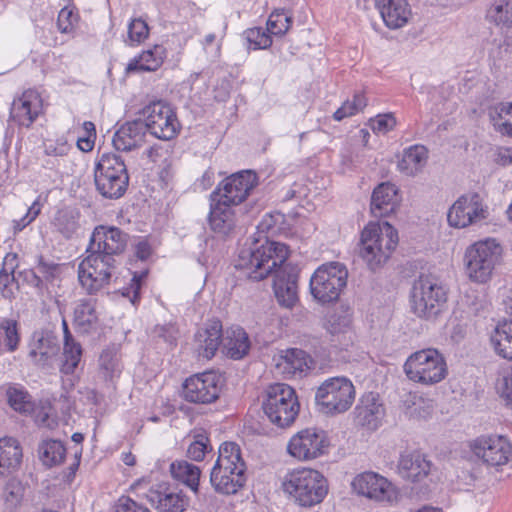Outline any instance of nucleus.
Masks as SVG:
<instances>
[{
  "label": "nucleus",
  "mask_w": 512,
  "mask_h": 512,
  "mask_svg": "<svg viewBox=\"0 0 512 512\" xmlns=\"http://www.w3.org/2000/svg\"><path fill=\"white\" fill-rule=\"evenodd\" d=\"M398 205L397 188L391 183H381L373 191L370 210L374 217H386Z\"/></svg>",
  "instance_id": "nucleus-29"
},
{
  "label": "nucleus",
  "mask_w": 512,
  "mask_h": 512,
  "mask_svg": "<svg viewBox=\"0 0 512 512\" xmlns=\"http://www.w3.org/2000/svg\"><path fill=\"white\" fill-rule=\"evenodd\" d=\"M487 217L482 198L478 193L461 196L449 209L447 220L450 226L465 228Z\"/></svg>",
  "instance_id": "nucleus-20"
},
{
  "label": "nucleus",
  "mask_w": 512,
  "mask_h": 512,
  "mask_svg": "<svg viewBox=\"0 0 512 512\" xmlns=\"http://www.w3.org/2000/svg\"><path fill=\"white\" fill-rule=\"evenodd\" d=\"M288 256L285 244L270 241L265 236L244 244L235 268L246 271V276L253 281H261L273 273V290L278 303L292 308L298 301L299 270L287 263Z\"/></svg>",
  "instance_id": "nucleus-1"
},
{
  "label": "nucleus",
  "mask_w": 512,
  "mask_h": 512,
  "mask_svg": "<svg viewBox=\"0 0 512 512\" xmlns=\"http://www.w3.org/2000/svg\"><path fill=\"white\" fill-rule=\"evenodd\" d=\"M470 448L473 454L492 467L506 465L512 459V444L504 436H481L475 439Z\"/></svg>",
  "instance_id": "nucleus-16"
},
{
  "label": "nucleus",
  "mask_w": 512,
  "mask_h": 512,
  "mask_svg": "<svg viewBox=\"0 0 512 512\" xmlns=\"http://www.w3.org/2000/svg\"><path fill=\"white\" fill-rule=\"evenodd\" d=\"M23 452L19 441L13 437L0 439V474L17 470L22 462Z\"/></svg>",
  "instance_id": "nucleus-33"
},
{
  "label": "nucleus",
  "mask_w": 512,
  "mask_h": 512,
  "mask_svg": "<svg viewBox=\"0 0 512 512\" xmlns=\"http://www.w3.org/2000/svg\"><path fill=\"white\" fill-rule=\"evenodd\" d=\"M293 23V15L285 8L275 9L267 21V31L275 36H284Z\"/></svg>",
  "instance_id": "nucleus-46"
},
{
  "label": "nucleus",
  "mask_w": 512,
  "mask_h": 512,
  "mask_svg": "<svg viewBox=\"0 0 512 512\" xmlns=\"http://www.w3.org/2000/svg\"><path fill=\"white\" fill-rule=\"evenodd\" d=\"M500 246L494 240L478 241L470 245L464 255L466 273L475 283H487L499 261Z\"/></svg>",
  "instance_id": "nucleus-10"
},
{
  "label": "nucleus",
  "mask_w": 512,
  "mask_h": 512,
  "mask_svg": "<svg viewBox=\"0 0 512 512\" xmlns=\"http://www.w3.org/2000/svg\"><path fill=\"white\" fill-rule=\"evenodd\" d=\"M250 341L248 334L240 326L227 328L223 337V351L231 359L238 360L248 354Z\"/></svg>",
  "instance_id": "nucleus-32"
},
{
  "label": "nucleus",
  "mask_w": 512,
  "mask_h": 512,
  "mask_svg": "<svg viewBox=\"0 0 512 512\" xmlns=\"http://www.w3.org/2000/svg\"><path fill=\"white\" fill-rule=\"evenodd\" d=\"M81 356L82 348L79 343L75 341L64 342L63 361L60 371L66 375L74 373L80 363Z\"/></svg>",
  "instance_id": "nucleus-48"
},
{
  "label": "nucleus",
  "mask_w": 512,
  "mask_h": 512,
  "mask_svg": "<svg viewBox=\"0 0 512 512\" xmlns=\"http://www.w3.org/2000/svg\"><path fill=\"white\" fill-rule=\"evenodd\" d=\"M310 355L299 348H290L282 351L277 362V368L283 374L291 377H302L311 368Z\"/></svg>",
  "instance_id": "nucleus-28"
},
{
  "label": "nucleus",
  "mask_w": 512,
  "mask_h": 512,
  "mask_svg": "<svg viewBox=\"0 0 512 512\" xmlns=\"http://www.w3.org/2000/svg\"><path fill=\"white\" fill-rule=\"evenodd\" d=\"M355 394L351 380L346 377H332L318 387L315 401L323 413H343L352 406Z\"/></svg>",
  "instance_id": "nucleus-12"
},
{
  "label": "nucleus",
  "mask_w": 512,
  "mask_h": 512,
  "mask_svg": "<svg viewBox=\"0 0 512 512\" xmlns=\"http://www.w3.org/2000/svg\"><path fill=\"white\" fill-rule=\"evenodd\" d=\"M79 20L75 8L64 7L60 10L57 19V26L61 33H70Z\"/></svg>",
  "instance_id": "nucleus-55"
},
{
  "label": "nucleus",
  "mask_w": 512,
  "mask_h": 512,
  "mask_svg": "<svg viewBox=\"0 0 512 512\" xmlns=\"http://www.w3.org/2000/svg\"><path fill=\"white\" fill-rule=\"evenodd\" d=\"M146 135L142 119L127 122L122 125L113 136V146L117 151H131L144 143Z\"/></svg>",
  "instance_id": "nucleus-26"
},
{
  "label": "nucleus",
  "mask_w": 512,
  "mask_h": 512,
  "mask_svg": "<svg viewBox=\"0 0 512 512\" xmlns=\"http://www.w3.org/2000/svg\"><path fill=\"white\" fill-rule=\"evenodd\" d=\"M53 224L57 231L67 239L72 238L79 228L78 217L70 210L58 211Z\"/></svg>",
  "instance_id": "nucleus-47"
},
{
  "label": "nucleus",
  "mask_w": 512,
  "mask_h": 512,
  "mask_svg": "<svg viewBox=\"0 0 512 512\" xmlns=\"http://www.w3.org/2000/svg\"><path fill=\"white\" fill-rule=\"evenodd\" d=\"M144 496L158 512H183L188 504L184 495L164 482L151 486Z\"/></svg>",
  "instance_id": "nucleus-22"
},
{
  "label": "nucleus",
  "mask_w": 512,
  "mask_h": 512,
  "mask_svg": "<svg viewBox=\"0 0 512 512\" xmlns=\"http://www.w3.org/2000/svg\"><path fill=\"white\" fill-rule=\"evenodd\" d=\"M403 370L409 380L424 385L441 382L448 372L445 358L434 348L412 353L406 359Z\"/></svg>",
  "instance_id": "nucleus-9"
},
{
  "label": "nucleus",
  "mask_w": 512,
  "mask_h": 512,
  "mask_svg": "<svg viewBox=\"0 0 512 512\" xmlns=\"http://www.w3.org/2000/svg\"><path fill=\"white\" fill-rule=\"evenodd\" d=\"M398 243V233L388 222L369 223L361 232L359 254L368 268L375 271L388 261Z\"/></svg>",
  "instance_id": "nucleus-4"
},
{
  "label": "nucleus",
  "mask_w": 512,
  "mask_h": 512,
  "mask_svg": "<svg viewBox=\"0 0 512 512\" xmlns=\"http://www.w3.org/2000/svg\"><path fill=\"white\" fill-rule=\"evenodd\" d=\"M147 274L148 270L135 272L133 274L131 284L129 285V287L123 288L122 295L125 297H129L133 305H136L140 301V289L142 281L145 279Z\"/></svg>",
  "instance_id": "nucleus-56"
},
{
  "label": "nucleus",
  "mask_w": 512,
  "mask_h": 512,
  "mask_svg": "<svg viewBox=\"0 0 512 512\" xmlns=\"http://www.w3.org/2000/svg\"><path fill=\"white\" fill-rule=\"evenodd\" d=\"M100 372L103 378L112 381L119 377L122 372L120 356L115 347H109L102 351L99 358Z\"/></svg>",
  "instance_id": "nucleus-43"
},
{
  "label": "nucleus",
  "mask_w": 512,
  "mask_h": 512,
  "mask_svg": "<svg viewBox=\"0 0 512 512\" xmlns=\"http://www.w3.org/2000/svg\"><path fill=\"white\" fill-rule=\"evenodd\" d=\"M448 289L433 274H421L414 281L411 290V307L413 312L425 319L436 318L445 308Z\"/></svg>",
  "instance_id": "nucleus-7"
},
{
  "label": "nucleus",
  "mask_w": 512,
  "mask_h": 512,
  "mask_svg": "<svg viewBox=\"0 0 512 512\" xmlns=\"http://www.w3.org/2000/svg\"><path fill=\"white\" fill-rule=\"evenodd\" d=\"M328 442L323 431L307 428L299 431L289 441V454L299 460H312L325 453Z\"/></svg>",
  "instance_id": "nucleus-19"
},
{
  "label": "nucleus",
  "mask_w": 512,
  "mask_h": 512,
  "mask_svg": "<svg viewBox=\"0 0 512 512\" xmlns=\"http://www.w3.org/2000/svg\"><path fill=\"white\" fill-rule=\"evenodd\" d=\"M152 253L150 244L147 241H139L135 246V256L141 260H147Z\"/></svg>",
  "instance_id": "nucleus-63"
},
{
  "label": "nucleus",
  "mask_w": 512,
  "mask_h": 512,
  "mask_svg": "<svg viewBox=\"0 0 512 512\" xmlns=\"http://www.w3.org/2000/svg\"><path fill=\"white\" fill-rule=\"evenodd\" d=\"M348 271L340 262L321 265L310 279L312 296L320 303L326 304L338 300L347 284Z\"/></svg>",
  "instance_id": "nucleus-11"
},
{
  "label": "nucleus",
  "mask_w": 512,
  "mask_h": 512,
  "mask_svg": "<svg viewBox=\"0 0 512 512\" xmlns=\"http://www.w3.org/2000/svg\"><path fill=\"white\" fill-rule=\"evenodd\" d=\"M384 416L385 407L378 393L367 392L362 395L355 408V419L359 425L376 430Z\"/></svg>",
  "instance_id": "nucleus-23"
},
{
  "label": "nucleus",
  "mask_w": 512,
  "mask_h": 512,
  "mask_svg": "<svg viewBox=\"0 0 512 512\" xmlns=\"http://www.w3.org/2000/svg\"><path fill=\"white\" fill-rule=\"evenodd\" d=\"M129 235L116 226H96L86 249L87 256L78 265V280L90 295L107 286L119 265Z\"/></svg>",
  "instance_id": "nucleus-2"
},
{
  "label": "nucleus",
  "mask_w": 512,
  "mask_h": 512,
  "mask_svg": "<svg viewBox=\"0 0 512 512\" xmlns=\"http://www.w3.org/2000/svg\"><path fill=\"white\" fill-rule=\"evenodd\" d=\"M19 286L27 284L29 286L41 289L43 279L32 269H26L17 273Z\"/></svg>",
  "instance_id": "nucleus-59"
},
{
  "label": "nucleus",
  "mask_w": 512,
  "mask_h": 512,
  "mask_svg": "<svg viewBox=\"0 0 512 512\" xmlns=\"http://www.w3.org/2000/svg\"><path fill=\"white\" fill-rule=\"evenodd\" d=\"M490 341L500 357L512 360V317L498 323Z\"/></svg>",
  "instance_id": "nucleus-36"
},
{
  "label": "nucleus",
  "mask_w": 512,
  "mask_h": 512,
  "mask_svg": "<svg viewBox=\"0 0 512 512\" xmlns=\"http://www.w3.org/2000/svg\"><path fill=\"white\" fill-rule=\"evenodd\" d=\"M367 105V99L362 93H355L352 100L345 101L333 114L336 121L353 116L362 111Z\"/></svg>",
  "instance_id": "nucleus-50"
},
{
  "label": "nucleus",
  "mask_w": 512,
  "mask_h": 512,
  "mask_svg": "<svg viewBox=\"0 0 512 512\" xmlns=\"http://www.w3.org/2000/svg\"><path fill=\"white\" fill-rule=\"evenodd\" d=\"M351 317L344 312L332 313L326 324V329L331 335V342L335 347L347 349L352 344Z\"/></svg>",
  "instance_id": "nucleus-30"
},
{
  "label": "nucleus",
  "mask_w": 512,
  "mask_h": 512,
  "mask_svg": "<svg viewBox=\"0 0 512 512\" xmlns=\"http://www.w3.org/2000/svg\"><path fill=\"white\" fill-rule=\"evenodd\" d=\"M427 159V149L422 145H414L404 151L398 168L406 175L414 176L426 165Z\"/></svg>",
  "instance_id": "nucleus-39"
},
{
  "label": "nucleus",
  "mask_w": 512,
  "mask_h": 512,
  "mask_svg": "<svg viewBox=\"0 0 512 512\" xmlns=\"http://www.w3.org/2000/svg\"><path fill=\"white\" fill-rule=\"evenodd\" d=\"M257 184L258 176L254 171H240L223 180L221 186L211 194V199L229 206L238 205L248 197Z\"/></svg>",
  "instance_id": "nucleus-14"
},
{
  "label": "nucleus",
  "mask_w": 512,
  "mask_h": 512,
  "mask_svg": "<svg viewBox=\"0 0 512 512\" xmlns=\"http://www.w3.org/2000/svg\"><path fill=\"white\" fill-rule=\"evenodd\" d=\"M485 18L500 29H511L512 0H493L486 10Z\"/></svg>",
  "instance_id": "nucleus-40"
},
{
  "label": "nucleus",
  "mask_w": 512,
  "mask_h": 512,
  "mask_svg": "<svg viewBox=\"0 0 512 512\" xmlns=\"http://www.w3.org/2000/svg\"><path fill=\"white\" fill-rule=\"evenodd\" d=\"M488 117L495 131L512 138V102H500L488 108Z\"/></svg>",
  "instance_id": "nucleus-38"
},
{
  "label": "nucleus",
  "mask_w": 512,
  "mask_h": 512,
  "mask_svg": "<svg viewBox=\"0 0 512 512\" xmlns=\"http://www.w3.org/2000/svg\"><path fill=\"white\" fill-rule=\"evenodd\" d=\"M245 38L249 43V48L254 50L266 49L272 45L270 33H266L262 28L255 27L247 29L244 32Z\"/></svg>",
  "instance_id": "nucleus-53"
},
{
  "label": "nucleus",
  "mask_w": 512,
  "mask_h": 512,
  "mask_svg": "<svg viewBox=\"0 0 512 512\" xmlns=\"http://www.w3.org/2000/svg\"><path fill=\"white\" fill-rule=\"evenodd\" d=\"M8 404L15 411L20 413H30L33 411L34 404L27 390L20 385H11L6 390Z\"/></svg>",
  "instance_id": "nucleus-45"
},
{
  "label": "nucleus",
  "mask_w": 512,
  "mask_h": 512,
  "mask_svg": "<svg viewBox=\"0 0 512 512\" xmlns=\"http://www.w3.org/2000/svg\"><path fill=\"white\" fill-rule=\"evenodd\" d=\"M166 57V49L162 45H154L153 48L143 51L138 58L131 60L127 67V73L139 71H155Z\"/></svg>",
  "instance_id": "nucleus-34"
},
{
  "label": "nucleus",
  "mask_w": 512,
  "mask_h": 512,
  "mask_svg": "<svg viewBox=\"0 0 512 512\" xmlns=\"http://www.w3.org/2000/svg\"><path fill=\"white\" fill-rule=\"evenodd\" d=\"M38 272L42 274L46 281H52L58 274L59 264L46 262L42 257L37 265Z\"/></svg>",
  "instance_id": "nucleus-61"
},
{
  "label": "nucleus",
  "mask_w": 512,
  "mask_h": 512,
  "mask_svg": "<svg viewBox=\"0 0 512 512\" xmlns=\"http://www.w3.org/2000/svg\"><path fill=\"white\" fill-rule=\"evenodd\" d=\"M178 328L173 323H165L162 325H156L150 333L151 339L156 343H164L168 347L176 345L178 337Z\"/></svg>",
  "instance_id": "nucleus-51"
},
{
  "label": "nucleus",
  "mask_w": 512,
  "mask_h": 512,
  "mask_svg": "<svg viewBox=\"0 0 512 512\" xmlns=\"http://www.w3.org/2000/svg\"><path fill=\"white\" fill-rule=\"evenodd\" d=\"M246 464L235 442L220 445L218 458L211 469L210 483L217 493L232 495L246 483Z\"/></svg>",
  "instance_id": "nucleus-3"
},
{
  "label": "nucleus",
  "mask_w": 512,
  "mask_h": 512,
  "mask_svg": "<svg viewBox=\"0 0 512 512\" xmlns=\"http://www.w3.org/2000/svg\"><path fill=\"white\" fill-rule=\"evenodd\" d=\"M212 447L206 431L201 430L195 432L193 435V441L190 443L187 449V456L194 461H202L206 453L210 452Z\"/></svg>",
  "instance_id": "nucleus-49"
},
{
  "label": "nucleus",
  "mask_w": 512,
  "mask_h": 512,
  "mask_svg": "<svg viewBox=\"0 0 512 512\" xmlns=\"http://www.w3.org/2000/svg\"><path fill=\"white\" fill-rule=\"evenodd\" d=\"M20 342L18 324L12 319L0 322V355L17 350Z\"/></svg>",
  "instance_id": "nucleus-44"
},
{
  "label": "nucleus",
  "mask_w": 512,
  "mask_h": 512,
  "mask_svg": "<svg viewBox=\"0 0 512 512\" xmlns=\"http://www.w3.org/2000/svg\"><path fill=\"white\" fill-rule=\"evenodd\" d=\"M396 472L415 487H428V481H432L433 463L419 451H404L399 455Z\"/></svg>",
  "instance_id": "nucleus-15"
},
{
  "label": "nucleus",
  "mask_w": 512,
  "mask_h": 512,
  "mask_svg": "<svg viewBox=\"0 0 512 512\" xmlns=\"http://www.w3.org/2000/svg\"><path fill=\"white\" fill-rule=\"evenodd\" d=\"M69 150L70 146L66 141H57L45 147V153L50 156H64Z\"/></svg>",
  "instance_id": "nucleus-62"
},
{
  "label": "nucleus",
  "mask_w": 512,
  "mask_h": 512,
  "mask_svg": "<svg viewBox=\"0 0 512 512\" xmlns=\"http://www.w3.org/2000/svg\"><path fill=\"white\" fill-rule=\"evenodd\" d=\"M38 457L41 463L51 468L60 465L66 457V448L59 440L47 439L38 445Z\"/></svg>",
  "instance_id": "nucleus-41"
},
{
  "label": "nucleus",
  "mask_w": 512,
  "mask_h": 512,
  "mask_svg": "<svg viewBox=\"0 0 512 512\" xmlns=\"http://www.w3.org/2000/svg\"><path fill=\"white\" fill-rule=\"evenodd\" d=\"M114 512H151L147 507L144 505L136 502L135 500L131 499L127 496H121L115 507Z\"/></svg>",
  "instance_id": "nucleus-58"
},
{
  "label": "nucleus",
  "mask_w": 512,
  "mask_h": 512,
  "mask_svg": "<svg viewBox=\"0 0 512 512\" xmlns=\"http://www.w3.org/2000/svg\"><path fill=\"white\" fill-rule=\"evenodd\" d=\"M208 217L211 230L220 236H229L235 229L236 219L231 206L221 204L219 200H212Z\"/></svg>",
  "instance_id": "nucleus-31"
},
{
  "label": "nucleus",
  "mask_w": 512,
  "mask_h": 512,
  "mask_svg": "<svg viewBox=\"0 0 512 512\" xmlns=\"http://www.w3.org/2000/svg\"><path fill=\"white\" fill-rule=\"evenodd\" d=\"M146 132L161 140L177 136L181 125L172 107L163 101H154L142 110Z\"/></svg>",
  "instance_id": "nucleus-13"
},
{
  "label": "nucleus",
  "mask_w": 512,
  "mask_h": 512,
  "mask_svg": "<svg viewBox=\"0 0 512 512\" xmlns=\"http://www.w3.org/2000/svg\"><path fill=\"white\" fill-rule=\"evenodd\" d=\"M95 139L91 136H82L77 139V147L82 152H90L94 148Z\"/></svg>",
  "instance_id": "nucleus-64"
},
{
  "label": "nucleus",
  "mask_w": 512,
  "mask_h": 512,
  "mask_svg": "<svg viewBox=\"0 0 512 512\" xmlns=\"http://www.w3.org/2000/svg\"><path fill=\"white\" fill-rule=\"evenodd\" d=\"M370 127L375 133H387L396 126V119L392 113L379 114L370 119Z\"/></svg>",
  "instance_id": "nucleus-57"
},
{
  "label": "nucleus",
  "mask_w": 512,
  "mask_h": 512,
  "mask_svg": "<svg viewBox=\"0 0 512 512\" xmlns=\"http://www.w3.org/2000/svg\"><path fill=\"white\" fill-rule=\"evenodd\" d=\"M498 388L505 405L512 409V370L499 381Z\"/></svg>",
  "instance_id": "nucleus-60"
},
{
  "label": "nucleus",
  "mask_w": 512,
  "mask_h": 512,
  "mask_svg": "<svg viewBox=\"0 0 512 512\" xmlns=\"http://www.w3.org/2000/svg\"><path fill=\"white\" fill-rule=\"evenodd\" d=\"M223 327L218 319H212L199 328L194 336L198 355L211 359L215 356L220 345H223Z\"/></svg>",
  "instance_id": "nucleus-24"
},
{
  "label": "nucleus",
  "mask_w": 512,
  "mask_h": 512,
  "mask_svg": "<svg viewBox=\"0 0 512 512\" xmlns=\"http://www.w3.org/2000/svg\"><path fill=\"white\" fill-rule=\"evenodd\" d=\"M375 5L389 29L402 28L412 16L408 0H375Z\"/></svg>",
  "instance_id": "nucleus-25"
},
{
  "label": "nucleus",
  "mask_w": 512,
  "mask_h": 512,
  "mask_svg": "<svg viewBox=\"0 0 512 512\" xmlns=\"http://www.w3.org/2000/svg\"><path fill=\"white\" fill-rule=\"evenodd\" d=\"M41 112V96L37 91L29 89L13 100L9 120L19 127L30 128Z\"/></svg>",
  "instance_id": "nucleus-21"
},
{
  "label": "nucleus",
  "mask_w": 512,
  "mask_h": 512,
  "mask_svg": "<svg viewBox=\"0 0 512 512\" xmlns=\"http://www.w3.org/2000/svg\"><path fill=\"white\" fill-rule=\"evenodd\" d=\"M170 472L174 479L183 482L193 492L197 493L200 480V469L187 461H175L170 465Z\"/></svg>",
  "instance_id": "nucleus-42"
},
{
  "label": "nucleus",
  "mask_w": 512,
  "mask_h": 512,
  "mask_svg": "<svg viewBox=\"0 0 512 512\" xmlns=\"http://www.w3.org/2000/svg\"><path fill=\"white\" fill-rule=\"evenodd\" d=\"M264 414L279 428L289 427L299 414L300 405L295 390L285 383H275L266 389L262 402Z\"/></svg>",
  "instance_id": "nucleus-8"
},
{
  "label": "nucleus",
  "mask_w": 512,
  "mask_h": 512,
  "mask_svg": "<svg viewBox=\"0 0 512 512\" xmlns=\"http://www.w3.org/2000/svg\"><path fill=\"white\" fill-rule=\"evenodd\" d=\"M18 265V255L16 253H7L0 270V290L4 298H14L13 287L17 290L20 288L16 274Z\"/></svg>",
  "instance_id": "nucleus-35"
},
{
  "label": "nucleus",
  "mask_w": 512,
  "mask_h": 512,
  "mask_svg": "<svg viewBox=\"0 0 512 512\" xmlns=\"http://www.w3.org/2000/svg\"><path fill=\"white\" fill-rule=\"evenodd\" d=\"M353 490L378 502L392 503L397 499V489L387 478L375 472H364L352 481Z\"/></svg>",
  "instance_id": "nucleus-18"
},
{
  "label": "nucleus",
  "mask_w": 512,
  "mask_h": 512,
  "mask_svg": "<svg viewBox=\"0 0 512 512\" xmlns=\"http://www.w3.org/2000/svg\"><path fill=\"white\" fill-rule=\"evenodd\" d=\"M29 356L38 365H46L48 360L58 353L57 337L52 331L40 329L34 331Z\"/></svg>",
  "instance_id": "nucleus-27"
},
{
  "label": "nucleus",
  "mask_w": 512,
  "mask_h": 512,
  "mask_svg": "<svg viewBox=\"0 0 512 512\" xmlns=\"http://www.w3.org/2000/svg\"><path fill=\"white\" fill-rule=\"evenodd\" d=\"M148 35V24L141 18L133 19L128 25V40H126V43L129 45L140 44Z\"/></svg>",
  "instance_id": "nucleus-54"
},
{
  "label": "nucleus",
  "mask_w": 512,
  "mask_h": 512,
  "mask_svg": "<svg viewBox=\"0 0 512 512\" xmlns=\"http://www.w3.org/2000/svg\"><path fill=\"white\" fill-rule=\"evenodd\" d=\"M23 497V486L15 478L9 479L2 491V498L8 508L16 507Z\"/></svg>",
  "instance_id": "nucleus-52"
},
{
  "label": "nucleus",
  "mask_w": 512,
  "mask_h": 512,
  "mask_svg": "<svg viewBox=\"0 0 512 512\" xmlns=\"http://www.w3.org/2000/svg\"><path fill=\"white\" fill-rule=\"evenodd\" d=\"M282 489L297 505L313 507L326 497L328 482L317 470L294 469L285 475Z\"/></svg>",
  "instance_id": "nucleus-5"
},
{
  "label": "nucleus",
  "mask_w": 512,
  "mask_h": 512,
  "mask_svg": "<svg viewBox=\"0 0 512 512\" xmlns=\"http://www.w3.org/2000/svg\"><path fill=\"white\" fill-rule=\"evenodd\" d=\"M220 389V375L207 371L186 379L183 384V397L191 403L209 404L218 399Z\"/></svg>",
  "instance_id": "nucleus-17"
},
{
  "label": "nucleus",
  "mask_w": 512,
  "mask_h": 512,
  "mask_svg": "<svg viewBox=\"0 0 512 512\" xmlns=\"http://www.w3.org/2000/svg\"><path fill=\"white\" fill-rule=\"evenodd\" d=\"M96 299H80L74 309V324L84 333H89L98 322Z\"/></svg>",
  "instance_id": "nucleus-37"
},
{
  "label": "nucleus",
  "mask_w": 512,
  "mask_h": 512,
  "mask_svg": "<svg viewBox=\"0 0 512 512\" xmlns=\"http://www.w3.org/2000/svg\"><path fill=\"white\" fill-rule=\"evenodd\" d=\"M129 180L127 165L120 154L101 155L95 166L94 181L96 190L103 198L117 200L123 197Z\"/></svg>",
  "instance_id": "nucleus-6"
}]
</instances>
